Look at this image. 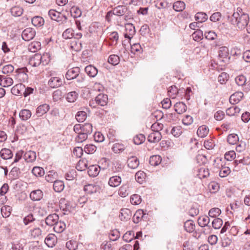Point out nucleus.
<instances>
[{
	"label": "nucleus",
	"instance_id": "14",
	"mask_svg": "<svg viewBox=\"0 0 250 250\" xmlns=\"http://www.w3.org/2000/svg\"><path fill=\"white\" fill-rule=\"evenodd\" d=\"M43 196L42 191L40 189L33 190L30 194V198L33 201L41 200Z\"/></svg>",
	"mask_w": 250,
	"mask_h": 250
},
{
	"label": "nucleus",
	"instance_id": "64",
	"mask_svg": "<svg viewBox=\"0 0 250 250\" xmlns=\"http://www.w3.org/2000/svg\"><path fill=\"white\" fill-rule=\"evenodd\" d=\"M93 131V126L90 123H85L83 125L82 131L87 135L90 134Z\"/></svg>",
	"mask_w": 250,
	"mask_h": 250
},
{
	"label": "nucleus",
	"instance_id": "4",
	"mask_svg": "<svg viewBox=\"0 0 250 250\" xmlns=\"http://www.w3.org/2000/svg\"><path fill=\"white\" fill-rule=\"evenodd\" d=\"M125 32L124 33V37L131 40L136 32L135 27L133 24L130 23H125Z\"/></svg>",
	"mask_w": 250,
	"mask_h": 250
},
{
	"label": "nucleus",
	"instance_id": "17",
	"mask_svg": "<svg viewBox=\"0 0 250 250\" xmlns=\"http://www.w3.org/2000/svg\"><path fill=\"white\" fill-rule=\"evenodd\" d=\"M58 220L59 216L57 214H50L45 218V223L48 226H54Z\"/></svg>",
	"mask_w": 250,
	"mask_h": 250
},
{
	"label": "nucleus",
	"instance_id": "23",
	"mask_svg": "<svg viewBox=\"0 0 250 250\" xmlns=\"http://www.w3.org/2000/svg\"><path fill=\"white\" fill-rule=\"evenodd\" d=\"M41 59L40 54H36L30 59L29 63L32 66L37 67L41 64Z\"/></svg>",
	"mask_w": 250,
	"mask_h": 250
},
{
	"label": "nucleus",
	"instance_id": "58",
	"mask_svg": "<svg viewBox=\"0 0 250 250\" xmlns=\"http://www.w3.org/2000/svg\"><path fill=\"white\" fill-rule=\"evenodd\" d=\"M78 98V93L75 91L69 92L66 97V100L69 103L74 102Z\"/></svg>",
	"mask_w": 250,
	"mask_h": 250
},
{
	"label": "nucleus",
	"instance_id": "62",
	"mask_svg": "<svg viewBox=\"0 0 250 250\" xmlns=\"http://www.w3.org/2000/svg\"><path fill=\"white\" fill-rule=\"evenodd\" d=\"M193 39L196 42H199L203 39V32L201 30H197L192 35Z\"/></svg>",
	"mask_w": 250,
	"mask_h": 250
},
{
	"label": "nucleus",
	"instance_id": "61",
	"mask_svg": "<svg viewBox=\"0 0 250 250\" xmlns=\"http://www.w3.org/2000/svg\"><path fill=\"white\" fill-rule=\"evenodd\" d=\"M76 176V171L74 168L69 169L65 174V178L66 180L71 181Z\"/></svg>",
	"mask_w": 250,
	"mask_h": 250
},
{
	"label": "nucleus",
	"instance_id": "7",
	"mask_svg": "<svg viewBox=\"0 0 250 250\" xmlns=\"http://www.w3.org/2000/svg\"><path fill=\"white\" fill-rule=\"evenodd\" d=\"M80 72V69L78 67L71 68L65 74V78L68 80L74 79L79 76Z\"/></svg>",
	"mask_w": 250,
	"mask_h": 250
},
{
	"label": "nucleus",
	"instance_id": "35",
	"mask_svg": "<svg viewBox=\"0 0 250 250\" xmlns=\"http://www.w3.org/2000/svg\"><path fill=\"white\" fill-rule=\"evenodd\" d=\"M42 231L39 228H34L30 230V234L32 238L34 239H41Z\"/></svg>",
	"mask_w": 250,
	"mask_h": 250
},
{
	"label": "nucleus",
	"instance_id": "52",
	"mask_svg": "<svg viewBox=\"0 0 250 250\" xmlns=\"http://www.w3.org/2000/svg\"><path fill=\"white\" fill-rule=\"evenodd\" d=\"M235 81L238 86H243L246 84L247 79L244 75H239L235 78Z\"/></svg>",
	"mask_w": 250,
	"mask_h": 250
},
{
	"label": "nucleus",
	"instance_id": "32",
	"mask_svg": "<svg viewBox=\"0 0 250 250\" xmlns=\"http://www.w3.org/2000/svg\"><path fill=\"white\" fill-rule=\"evenodd\" d=\"M187 105L183 102H177L174 104L175 111L178 114H182L186 111Z\"/></svg>",
	"mask_w": 250,
	"mask_h": 250
},
{
	"label": "nucleus",
	"instance_id": "8",
	"mask_svg": "<svg viewBox=\"0 0 250 250\" xmlns=\"http://www.w3.org/2000/svg\"><path fill=\"white\" fill-rule=\"evenodd\" d=\"M162 137V134L160 132L152 131V132L148 135L147 140L150 143H156L161 140Z\"/></svg>",
	"mask_w": 250,
	"mask_h": 250
},
{
	"label": "nucleus",
	"instance_id": "49",
	"mask_svg": "<svg viewBox=\"0 0 250 250\" xmlns=\"http://www.w3.org/2000/svg\"><path fill=\"white\" fill-rule=\"evenodd\" d=\"M208 18L207 15L204 12H198L195 16V20L199 22H205Z\"/></svg>",
	"mask_w": 250,
	"mask_h": 250
},
{
	"label": "nucleus",
	"instance_id": "15",
	"mask_svg": "<svg viewBox=\"0 0 250 250\" xmlns=\"http://www.w3.org/2000/svg\"><path fill=\"white\" fill-rule=\"evenodd\" d=\"M48 84L51 88H54L61 86L62 84V82L61 78L55 77L50 78Z\"/></svg>",
	"mask_w": 250,
	"mask_h": 250
},
{
	"label": "nucleus",
	"instance_id": "59",
	"mask_svg": "<svg viewBox=\"0 0 250 250\" xmlns=\"http://www.w3.org/2000/svg\"><path fill=\"white\" fill-rule=\"evenodd\" d=\"M53 189L56 192H61L62 191V181L56 180L54 182Z\"/></svg>",
	"mask_w": 250,
	"mask_h": 250
},
{
	"label": "nucleus",
	"instance_id": "54",
	"mask_svg": "<svg viewBox=\"0 0 250 250\" xmlns=\"http://www.w3.org/2000/svg\"><path fill=\"white\" fill-rule=\"evenodd\" d=\"M97 149V147L93 144H88L84 146V151L88 154H93Z\"/></svg>",
	"mask_w": 250,
	"mask_h": 250
},
{
	"label": "nucleus",
	"instance_id": "37",
	"mask_svg": "<svg viewBox=\"0 0 250 250\" xmlns=\"http://www.w3.org/2000/svg\"><path fill=\"white\" fill-rule=\"evenodd\" d=\"M10 12L12 16L14 17H20L22 14L23 9L21 7L19 6H14L11 8Z\"/></svg>",
	"mask_w": 250,
	"mask_h": 250
},
{
	"label": "nucleus",
	"instance_id": "45",
	"mask_svg": "<svg viewBox=\"0 0 250 250\" xmlns=\"http://www.w3.org/2000/svg\"><path fill=\"white\" fill-rule=\"evenodd\" d=\"M128 188L129 187L127 185H123L119 189V195L122 197H125L127 196L129 194Z\"/></svg>",
	"mask_w": 250,
	"mask_h": 250
},
{
	"label": "nucleus",
	"instance_id": "16",
	"mask_svg": "<svg viewBox=\"0 0 250 250\" xmlns=\"http://www.w3.org/2000/svg\"><path fill=\"white\" fill-rule=\"evenodd\" d=\"M13 83V79L7 76L0 75V85L2 87H8Z\"/></svg>",
	"mask_w": 250,
	"mask_h": 250
},
{
	"label": "nucleus",
	"instance_id": "56",
	"mask_svg": "<svg viewBox=\"0 0 250 250\" xmlns=\"http://www.w3.org/2000/svg\"><path fill=\"white\" fill-rule=\"evenodd\" d=\"M120 231L116 229L110 231L109 235L110 240L113 241L118 240L120 238Z\"/></svg>",
	"mask_w": 250,
	"mask_h": 250
},
{
	"label": "nucleus",
	"instance_id": "55",
	"mask_svg": "<svg viewBox=\"0 0 250 250\" xmlns=\"http://www.w3.org/2000/svg\"><path fill=\"white\" fill-rule=\"evenodd\" d=\"M134 238V233L133 231L126 232L123 236V240L127 242H131Z\"/></svg>",
	"mask_w": 250,
	"mask_h": 250
},
{
	"label": "nucleus",
	"instance_id": "24",
	"mask_svg": "<svg viewBox=\"0 0 250 250\" xmlns=\"http://www.w3.org/2000/svg\"><path fill=\"white\" fill-rule=\"evenodd\" d=\"M234 165L236 167L239 164H242L244 165H249L250 164V156H246L243 157L242 158L240 156H238L234 162Z\"/></svg>",
	"mask_w": 250,
	"mask_h": 250
},
{
	"label": "nucleus",
	"instance_id": "26",
	"mask_svg": "<svg viewBox=\"0 0 250 250\" xmlns=\"http://www.w3.org/2000/svg\"><path fill=\"white\" fill-rule=\"evenodd\" d=\"M76 205L70 201L67 202L65 204V208H63V215L73 212L75 211Z\"/></svg>",
	"mask_w": 250,
	"mask_h": 250
},
{
	"label": "nucleus",
	"instance_id": "19",
	"mask_svg": "<svg viewBox=\"0 0 250 250\" xmlns=\"http://www.w3.org/2000/svg\"><path fill=\"white\" fill-rule=\"evenodd\" d=\"M48 104H44L39 106L36 109V113L38 117H41L45 114L49 109Z\"/></svg>",
	"mask_w": 250,
	"mask_h": 250
},
{
	"label": "nucleus",
	"instance_id": "25",
	"mask_svg": "<svg viewBox=\"0 0 250 250\" xmlns=\"http://www.w3.org/2000/svg\"><path fill=\"white\" fill-rule=\"evenodd\" d=\"M209 132V128L206 125L199 126L197 130V135L201 138L206 137Z\"/></svg>",
	"mask_w": 250,
	"mask_h": 250
},
{
	"label": "nucleus",
	"instance_id": "30",
	"mask_svg": "<svg viewBox=\"0 0 250 250\" xmlns=\"http://www.w3.org/2000/svg\"><path fill=\"white\" fill-rule=\"evenodd\" d=\"M56 240V237L54 234H50L45 239L44 243L48 247L52 248L55 246Z\"/></svg>",
	"mask_w": 250,
	"mask_h": 250
},
{
	"label": "nucleus",
	"instance_id": "40",
	"mask_svg": "<svg viewBox=\"0 0 250 250\" xmlns=\"http://www.w3.org/2000/svg\"><path fill=\"white\" fill-rule=\"evenodd\" d=\"M87 161L86 159H81L77 163L76 168L79 171H83L87 167Z\"/></svg>",
	"mask_w": 250,
	"mask_h": 250
},
{
	"label": "nucleus",
	"instance_id": "6",
	"mask_svg": "<svg viewBox=\"0 0 250 250\" xmlns=\"http://www.w3.org/2000/svg\"><path fill=\"white\" fill-rule=\"evenodd\" d=\"M24 168L25 166H23V164L20 167L17 166H14L10 172L9 176L12 179L15 180L18 179L21 171H24Z\"/></svg>",
	"mask_w": 250,
	"mask_h": 250
},
{
	"label": "nucleus",
	"instance_id": "43",
	"mask_svg": "<svg viewBox=\"0 0 250 250\" xmlns=\"http://www.w3.org/2000/svg\"><path fill=\"white\" fill-rule=\"evenodd\" d=\"M162 161V158L160 155H156L152 156L149 158V164L153 166L159 165Z\"/></svg>",
	"mask_w": 250,
	"mask_h": 250
},
{
	"label": "nucleus",
	"instance_id": "51",
	"mask_svg": "<svg viewBox=\"0 0 250 250\" xmlns=\"http://www.w3.org/2000/svg\"><path fill=\"white\" fill-rule=\"evenodd\" d=\"M75 118L78 122H83L87 118V113L84 111H79L76 114Z\"/></svg>",
	"mask_w": 250,
	"mask_h": 250
},
{
	"label": "nucleus",
	"instance_id": "27",
	"mask_svg": "<svg viewBox=\"0 0 250 250\" xmlns=\"http://www.w3.org/2000/svg\"><path fill=\"white\" fill-rule=\"evenodd\" d=\"M122 182L121 177L118 176H113L110 177L108 181V185L112 187H117L119 186Z\"/></svg>",
	"mask_w": 250,
	"mask_h": 250
},
{
	"label": "nucleus",
	"instance_id": "53",
	"mask_svg": "<svg viewBox=\"0 0 250 250\" xmlns=\"http://www.w3.org/2000/svg\"><path fill=\"white\" fill-rule=\"evenodd\" d=\"M221 213V210L218 208H211L208 211V215L212 218H217Z\"/></svg>",
	"mask_w": 250,
	"mask_h": 250
},
{
	"label": "nucleus",
	"instance_id": "3",
	"mask_svg": "<svg viewBox=\"0 0 250 250\" xmlns=\"http://www.w3.org/2000/svg\"><path fill=\"white\" fill-rule=\"evenodd\" d=\"M62 10L58 11L56 9H50L48 12V15L52 20L60 22L62 20Z\"/></svg>",
	"mask_w": 250,
	"mask_h": 250
},
{
	"label": "nucleus",
	"instance_id": "13",
	"mask_svg": "<svg viewBox=\"0 0 250 250\" xmlns=\"http://www.w3.org/2000/svg\"><path fill=\"white\" fill-rule=\"evenodd\" d=\"M128 8L124 5H118L113 9V13L117 16H122L127 13Z\"/></svg>",
	"mask_w": 250,
	"mask_h": 250
},
{
	"label": "nucleus",
	"instance_id": "9",
	"mask_svg": "<svg viewBox=\"0 0 250 250\" xmlns=\"http://www.w3.org/2000/svg\"><path fill=\"white\" fill-rule=\"evenodd\" d=\"M198 225L202 228L207 227L208 229L210 230L211 229L210 226H208V224L210 222V219L208 216L207 215H202L198 217L197 220Z\"/></svg>",
	"mask_w": 250,
	"mask_h": 250
},
{
	"label": "nucleus",
	"instance_id": "41",
	"mask_svg": "<svg viewBox=\"0 0 250 250\" xmlns=\"http://www.w3.org/2000/svg\"><path fill=\"white\" fill-rule=\"evenodd\" d=\"M31 112L28 109H22L19 113L20 118L22 121H26L29 119L31 116Z\"/></svg>",
	"mask_w": 250,
	"mask_h": 250
},
{
	"label": "nucleus",
	"instance_id": "33",
	"mask_svg": "<svg viewBox=\"0 0 250 250\" xmlns=\"http://www.w3.org/2000/svg\"><path fill=\"white\" fill-rule=\"evenodd\" d=\"M23 158L27 162H33L36 159V154L34 151H29L24 154Z\"/></svg>",
	"mask_w": 250,
	"mask_h": 250
},
{
	"label": "nucleus",
	"instance_id": "47",
	"mask_svg": "<svg viewBox=\"0 0 250 250\" xmlns=\"http://www.w3.org/2000/svg\"><path fill=\"white\" fill-rule=\"evenodd\" d=\"M185 3L182 1H177L173 5V9L177 12L182 11L185 8Z\"/></svg>",
	"mask_w": 250,
	"mask_h": 250
},
{
	"label": "nucleus",
	"instance_id": "5",
	"mask_svg": "<svg viewBox=\"0 0 250 250\" xmlns=\"http://www.w3.org/2000/svg\"><path fill=\"white\" fill-rule=\"evenodd\" d=\"M36 35L35 30L32 28L25 29L22 33L21 36L23 40L29 41L33 39Z\"/></svg>",
	"mask_w": 250,
	"mask_h": 250
},
{
	"label": "nucleus",
	"instance_id": "1",
	"mask_svg": "<svg viewBox=\"0 0 250 250\" xmlns=\"http://www.w3.org/2000/svg\"><path fill=\"white\" fill-rule=\"evenodd\" d=\"M249 19V15L245 13L241 7H238L231 17L230 21L239 29L242 30L248 25Z\"/></svg>",
	"mask_w": 250,
	"mask_h": 250
},
{
	"label": "nucleus",
	"instance_id": "36",
	"mask_svg": "<svg viewBox=\"0 0 250 250\" xmlns=\"http://www.w3.org/2000/svg\"><path fill=\"white\" fill-rule=\"evenodd\" d=\"M181 89L178 90L177 87L175 85L171 86L168 90V95L171 99H175L177 95H178L180 92H181Z\"/></svg>",
	"mask_w": 250,
	"mask_h": 250
},
{
	"label": "nucleus",
	"instance_id": "21",
	"mask_svg": "<svg viewBox=\"0 0 250 250\" xmlns=\"http://www.w3.org/2000/svg\"><path fill=\"white\" fill-rule=\"evenodd\" d=\"M184 228L187 232L192 233L195 229V224L192 220H188L185 222Z\"/></svg>",
	"mask_w": 250,
	"mask_h": 250
},
{
	"label": "nucleus",
	"instance_id": "10",
	"mask_svg": "<svg viewBox=\"0 0 250 250\" xmlns=\"http://www.w3.org/2000/svg\"><path fill=\"white\" fill-rule=\"evenodd\" d=\"M87 173L90 177H95L99 173L101 167L99 165H93L87 167Z\"/></svg>",
	"mask_w": 250,
	"mask_h": 250
},
{
	"label": "nucleus",
	"instance_id": "46",
	"mask_svg": "<svg viewBox=\"0 0 250 250\" xmlns=\"http://www.w3.org/2000/svg\"><path fill=\"white\" fill-rule=\"evenodd\" d=\"M119 216L122 220L129 219L131 216L130 210L127 208L122 209Z\"/></svg>",
	"mask_w": 250,
	"mask_h": 250
},
{
	"label": "nucleus",
	"instance_id": "20",
	"mask_svg": "<svg viewBox=\"0 0 250 250\" xmlns=\"http://www.w3.org/2000/svg\"><path fill=\"white\" fill-rule=\"evenodd\" d=\"M98 187L94 184H87L84 186L83 190L87 194L91 195L97 192Z\"/></svg>",
	"mask_w": 250,
	"mask_h": 250
},
{
	"label": "nucleus",
	"instance_id": "29",
	"mask_svg": "<svg viewBox=\"0 0 250 250\" xmlns=\"http://www.w3.org/2000/svg\"><path fill=\"white\" fill-rule=\"evenodd\" d=\"M130 51L132 54L137 56L142 54L143 49L139 43L130 44Z\"/></svg>",
	"mask_w": 250,
	"mask_h": 250
},
{
	"label": "nucleus",
	"instance_id": "57",
	"mask_svg": "<svg viewBox=\"0 0 250 250\" xmlns=\"http://www.w3.org/2000/svg\"><path fill=\"white\" fill-rule=\"evenodd\" d=\"M227 141L229 144L235 145L239 141V138L236 134H230L228 135Z\"/></svg>",
	"mask_w": 250,
	"mask_h": 250
},
{
	"label": "nucleus",
	"instance_id": "63",
	"mask_svg": "<svg viewBox=\"0 0 250 250\" xmlns=\"http://www.w3.org/2000/svg\"><path fill=\"white\" fill-rule=\"evenodd\" d=\"M108 62L110 64L116 65L120 62V58L116 55H111L109 56Z\"/></svg>",
	"mask_w": 250,
	"mask_h": 250
},
{
	"label": "nucleus",
	"instance_id": "22",
	"mask_svg": "<svg viewBox=\"0 0 250 250\" xmlns=\"http://www.w3.org/2000/svg\"><path fill=\"white\" fill-rule=\"evenodd\" d=\"M145 215V213H144V211L143 210H142V209L137 210L136 211V212L134 213V214L132 217L133 222L135 224L138 223L143 219Z\"/></svg>",
	"mask_w": 250,
	"mask_h": 250
},
{
	"label": "nucleus",
	"instance_id": "42",
	"mask_svg": "<svg viewBox=\"0 0 250 250\" xmlns=\"http://www.w3.org/2000/svg\"><path fill=\"white\" fill-rule=\"evenodd\" d=\"M240 109L237 106H232L226 110V114L229 116H235L239 113Z\"/></svg>",
	"mask_w": 250,
	"mask_h": 250
},
{
	"label": "nucleus",
	"instance_id": "11",
	"mask_svg": "<svg viewBox=\"0 0 250 250\" xmlns=\"http://www.w3.org/2000/svg\"><path fill=\"white\" fill-rule=\"evenodd\" d=\"M95 100L97 104L104 106L106 105L107 104V95L103 93H100L95 97Z\"/></svg>",
	"mask_w": 250,
	"mask_h": 250
},
{
	"label": "nucleus",
	"instance_id": "48",
	"mask_svg": "<svg viewBox=\"0 0 250 250\" xmlns=\"http://www.w3.org/2000/svg\"><path fill=\"white\" fill-rule=\"evenodd\" d=\"M146 177V173L141 170L138 171L135 174V179L136 181L140 184L143 183V182L145 181Z\"/></svg>",
	"mask_w": 250,
	"mask_h": 250
},
{
	"label": "nucleus",
	"instance_id": "50",
	"mask_svg": "<svg viewBox=\"0 0 250 250\" xmlns=\"http://www.w3.org/2000/svg\"><path fill=\"white\" fill-rule=\"evenodd\" d=\"M197 204L192 205L188 211L189 215L192 217L197 215L199 213V210L198 208Z\"/></svg>",
	"mask_w": 250,
	"mask_h": 250
},
{
	"label": "nucleus",
	"instance_id": "2",
	"mask_svg": "<svg viewBox=\"0 0 250 250\" xmlns=\"http://www.w3.org/2000/svg\"><path fill=\"white\" fill-rule=\"evenodd\" d=\"M222 160L220 159L217 158L214 160L215 167L220 168L219 171V176L221 177H226L230 172V168L228 167H223Z\"/></svg>",
	"mask_w": 250,
	"mask_h": 250
},
{
	"label": "nucleus",
	"instance_id": "44",
	"mask_svg": "<svg viewBox=\"0 0 250 250\" xmlns=\"http://www.w3.org/2000/svg\"><path fill=\"white\" fill-rule=\"evenodd\" d=\"M32 23L36 27H41L44 23V19L40 16H35L32 19Z\"/></svg>",
	"mask_w": 250,
	"mask_h": 250
},
{
	"label": "nucleus",
	"instance_id": "12",
	"mask_svg": "<svg viewBox=\"0 0 250 250\" xmlns=\"http://www.w3.org/2000/svg\"><path fill=\"white\" fill-rule=\"evenodd\" d=\"M244 94L242 92H236L230 96L229 102L232 104H235L241 100Z\"/></svg>",
	"mask_w": 250,
	"mask_h": 250
},
{
	"label": "nucleus",
	"instance_id": "34",
	"mask_svg": "<svg viewBox=\"0 0 250 250\" xmlns=\"http://www.w3.org/2000/svg\"><path fill=\"white\" fill-rule=\"evenodd\" d=\"M0 156L3 159L7 160L12 158L13 155L10 149L5 148L0 150Z\"/></svg>",
	"mask_w": 250,
	"mask_h": 250
},
{
	"label": "nucleus",
	"instance_id": "39",
	"mask_svg": "<svg viewBox=\"0 0 250 250\" xmlns=\"http://www.w3.org/2000/svg\"><path fill=\"white\" fill-rule=\"evenodd\" d=\"M197 176L200 179L207 178L209 175V172L208 168L203 167L198 169Z\"/></svg>",
	"mask_w": 250,
	"mask_h": 250
},
{
	"label": "nucleus",
	"instance_id": "18",
	"mask_svg": "<svg viewBox=\"0 0 250 250\" xmlns=\"http://www.w3.org/2000/svg\"><path fill=\"white\" fill-rule=\"evenodd\" d=\"M139 160L136 156H131L128 158L127 164L129 167L135 169L138 167L139 165Z\"/></svg>",
	"mask_w": 250,
	"mask_h": 250
},
{
	"label": "nucleus",
	"instance_id": "38",
	"mask_svg": "<svg viewBox=\"0 0 250 250\" xmlns=\"http://www.w3.org/2000/svg\"><path fill=\"white\" fill-rule=\"evenodd\" d=\"M125 148V146L120 143H115L111 149L115 153H120L123 152Z\"/></svg>",
	"mask_w": 250,
	"mask_h": 250
},
{
	"label": "nucleus",
	"instance_id": "60",
	"mask_svg": "<svg viewBox=\"0 0 250 250\" xmlns=\"http://www.w3.org/2000/svg\"><path fill=\"white\" fill-rule=\"evenodd\" d=\"M146 137L144 135L139 134L136 135L133 138V142L135 145H140L145 141Z\"/></svg>",
	"mask_w": 250,
	"mask_h": 250
},
{
	"label": "nucleus",
	"instance_id": "28",
	"mask_svg": "<svg viewBox=\"0 0 250 250\" xmlns=\"http://www.w3.org/2000/svg\"><path fill=\"white\" fill-rule=\"evenodd\" d=\"M85 72L90 77H95L98 73V69L92 65H88L85 67Z\"/></svg>",
	"mask_w": 250,
	"mask_h": 250
},
{
	"label": "nucleus",
	"instance_id": "31",
	"mask_svg": "<svg viewBox=\"0 0 250 250\" xmlns=\"http://www.w3.org/2000/svg\"><path fill=\"white\" fill-rule=\"evenodd\" d=\"M24 90V85L22 83L16 84L11 88V93L15 95H22Z\"/></svg>",
	"mask_w": 250,
	"mask_h": 250
}]
</instances>
